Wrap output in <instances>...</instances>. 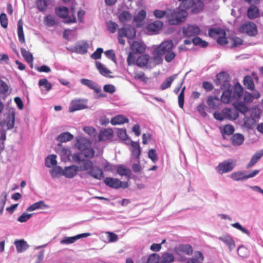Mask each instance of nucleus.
Here are the masks:
<instances>
[{"label": "nucleus", "mask_w": 263, "mask_h": 263, "mask_svg": "<svg viewBox=\"0 0 263 263\" xmlns=\"http://www.w3.org/2000/svg\"><path fill=\"white\" fill-rule=\"evenodd\" d=\"M225 74L224 72L217 74L216 83L220 86L221 89H225L221 95V100L223 103L228 104L232 102L234 99H238L242 96V88L239 83H237L235 85L234 91L232 92L231 86L229 82L226 79L223 80Z\"/></svg>", "instance_id": "nucleus-1"}, {"label": "nucleus", "mask_w": 263, "mask_h": 263, "mask_svg": "<svg viewBox=\"0 0 263 263\" xmlns=\"http://www.w3.org/2000/svg\"><path fill=\"white\" fill-rule=\"evenodd\" d=\"M174 45L172 40H167L162 42L158 46L153 52L154 61L158 63L162 61L161 56L165 55V60L167 62H171L175 58L176 54L173 51Z\"/></svg>", "instance_id": "nucleus-2"}, {"label": "nucleus", "mask_w": 263, "mask_h": 263, "mask_svg": "<svg viewBox=\"0 0 263 263\" xmlns=\"http://www.w3.org/2000/svg\"><path fill=\"white\" fill-rule=\"evenodd\" d=\"M81 171H87V174L92 178L97 179H102L104 176L102 170L97 165H94L92 161L84 160L80 166Z\"/></svg>", "instance_id": "nucleus-3"}, {"label": "nucleus", "mask_w": 263, "mask_h": 263, "mask_svg": "<svg viewBox=\"0 0 263 263\" xmlns=\"http://www.w3.org/2000/svg\"><path fill=\"white\" fill-rule=\"evenodd\" d=\"M190 8H185L184 7H179L174 9L173 11L166 15L168 22L171 25H178L183 22L187 15V10Z\"/></svg>", "instance_id": "nucleus-4"}, {"label": "nucleus", "mask_w": 263, "mask_h": 263, "mask_svg": "<svg viewBox=\"0 0 263 263\" xmlns=\"http://www.w3.org/2000/svg\"><path fill=\"white\" fill-rule=\"evenodd\" d=\"M259 172V170H255L250 172L238 171L231 173L230 178L234 181H242L256 176Z\"/></svg>", "instance_id": "nucleus-5"}, {"label": "nucleus", "mask_w": 263, "mask_h": 263, "mask_svg": "<svg viewBox=\"0 0 263 263\" xmlns=\"http://www.w3.org/2000/svg\"><path fill=\"white\" fill-rule=\"evenodd\" d=\"M236 160L229 159L218 164L215 167L216 171L219 174L222 175L231 172L236 165Z\"/></svg>", "instance_id": "nucleus-6"}, {"label": "nucleus", "mask_w": 263, "mask_h": 263, "mask_svg": "<svg viewBox=\"0 0 263 263\" xmlns=\"http://www.w3.org/2000/svg\"><path fill=\"white\" fill-rule=\"evenodd\" d=\"M55 12L57 15L64 18V22L67 24H71L76 22V18L74 14L69 16L68 9L65 7H60L55 8Z\"/></svg>", "instance_id": "nucleus-7"}, {"label": "nucleus", "mask_w": 263, "mask_h": 263, "mask_svg": "<svg viewBox=\"0 0 263 263\" xmlns=\"http://www.w3.org/2000/svg\"><path fill=\"white\" fill-rule=\"evenodd\" d=\"M209 34L211 37H217V42L219 45H226L228 42L226 36V32L222 29H210L209 30Z\"/></svg>", "instance_id": "nucleus-8"}, {"label": "nucleus", "mask_w": 263, "mask_h": 263, "mask_svg": "<svg viewBox=\"0 0 263 263\" xmlns=\"http://www.w3.org/2000/svg\"><path fill=\"white\" fill-rule=\"evenodd\" d=\"M89 45L87 41H81L77 42L73 46L70 47L68 49L72 52L84 54L87 52Z\"/></svg>", "instance_id": "nucleus-9"}, {"label": "nucleus", "mask_w": 263, "mask_h": 263, "mask_svg": "<svg viewBox=\"0 0 263 263\" xmlns=\"http://www.w3.org/2000/svg\"><path fill=\"white\" fill-rule=\"evenodd\" d=\"M241 33H245L250 36H255L257 33L256 25L251 22H246L242 24L239 29Z\"/></svg>", "instance_id": "nucleus-10"}, {"label": "nucleus", "mask_w": 263, "mask_h": 263, "mask_svg": "<svg viewBox=\"0 0 263 263\" xmlns=\"http://www.w3.org/2000/svg\"><path fill=\"white\" fill-rule=\"evenodd\" d=\"M87 101L85 100L77 99L72 100L70 104L69 111L71 112L87 108Z\"/></svg>", "instance_id": "nucleus-11"}, {"label": "nucleus", "mask_w": 263, "mask_h": 263, "mask_svg": "<svg viewBox=\"0 0 263 263\" xmlns=\"http://www.w3.org/2000/svg\"><path fill=\"white\" fill-rule=\"evenodd\" d=\"M91 234L89 233H85L72 237H64L61 241V244L69 245L75 242L77 240L80 238L86 237L90 236Z\"/></svg>", "instance_id": "nucleus-12"}, {"label": "nucleus", "mask_w": 263, "mask_h": 263, "mask_svg": "<svg viewBox=\"0 0 263 263\" xmlns=\"http://www.w3.org/2000/svg\"><path fill=\"white\" fill-rule=\"evenodd\" d=\"M200 28L196 25H189L183 29V33L186 37L195 36L199 33Z\"/></svg>", "instance_id": "nucleus-13"}, {"label": "nucleus", "mask_w": 263, "mask_h": 263, "mask_svg": "<svg viewBox=\"0 0 263 263\" xmlns=\"http://www.w3.org/2000/svg\"><path fill=\"white\" fill-rule=\"evenodd\" d=\"M79 171H80V168H79L77 166L72 165L64 168L63 175L67 178H72L77 175Z\"/></svg>", "instance_id": "nucleus-14"}, {"label": "nucleus", "mask_w": 263, "mask_h": 263, "mask_svg": "<svg viewBox=\"0 0 263 263\" xmlns=\"http://www.w3.org/2000/svg\"><path fill=\"white\" fill-rule=\"evenodd\" d=\"M131 49L136 53H143L146 49L144 43L140 41H134L130 45Z\"/></svg>", "instance_id": "nucleus-15"}, {"label": "nucleus", "mask_w": 263, "mask_h": 263, "mask_svg": "<svg viewBox=\"0 0 263 263\" xmlns=\"http://www.w3.org/2000/svg\"><path fill=\"white\" fill-rule=\"evenodd\" d=\"M218 239L225 243L230 251L235 247V243L233 238L229 235H225L218 237Z\"/></svg>", "instance_id": "nucleus-16"}, {"label": "nucleus", "mask_w": 263, "mask_h": 263, "mask_svg": "<svg viewBox=\"0 0 263 263\" xmlns=\"http://www.w3.org/2000/svg\"><path fill=\"white\" fill-rule=\"evenodd\" d=\"M80 82L82 84L93 90L97 93L100 92L101 90V86L90 80L82 79L80 80Z\"/></svg>", "instance_id": "nucleus-17"}, {"label": "nucleus", "mask_w": 263, "mask_h": 263, "mask_svg": "<svg viewBox=\"0 0 263 263\" xmlns=\"http://www.w3.org/2000/svg\"><path fill=\"white\" fill-rule=\"evenodd\" d=\"M146 16V11L144 10H141L134 16V22L135 23V26L137 27H141L143 25Z\"/></svg>", "instance_id": "nucleus-18"}, {"label": "nucleus", "mask_w": 263, "mask_h": 263, "mask_svg": "<svg viewBox=\"0 0 263 263\" xmlns=\"http://www.w3.org/2000/svg\"><path fill=\"white\" fill-rule=\"evenodd\" d=\"M113 132L111 129H104L100 131L98 139L100 141H105L112 137Z\"/></svg>", "instance_id": "nucleus-19"}, {"label": "nucleus", "mask_w": 263, "mask_h": 263, "mask_svg": "<svg viewBox=\"0 0 263 263\" xmlns=\"http://www.w3.org/2000/svg\"><path fill=\"white\" fill-rule=\"evenodd\" d=\"M104 183L111 188L119 189L120 187L121 181L118 178L106 177L104 180Z\"/></svg>", "instance_id": "nucleus-20"}, {"label": "nucleus", "mask_w": 263, "mask_h": 263, "mask_svg": "<svg viewBox=\"0 0 263 263\" xmlns=\"http://www.w3.org/2000/svg\"><path fill=\"white\" fill-rule=\"evenodd\" d=\"M206 103L210 108L213 109H219L221 105L220 100L214 96H209L207 99Z\"/></svg>", "instance_id": "nucleus-21"}, {"label": "nucleus", "mask_w": 263, "mask_h": 263, "mask_svg": "<svg viewBox=\"0 0 263 263\" xmlns=\"http://www.w3.org/2000/svg\"><path fill=\"white\" fill-rule=\"evenodd\" d=\"M73 138V135L69 132L61 133L57 138V140L60 142V143L58 144V146H61L62 143L69 141L71 140Z\"/></svg>", "instance_id": "nucleus-22"}, {"label": "nucleus", "mask_w": 263, "mask_h": 263, "mask_svg": "<svg viewBox=\"0 0 263 263\" xmlns=\"http://www.w3.org/2000/svg\"><path fill=\"white\" fill-rule=\"evenodd\" d=\"M163 23L160 21H156L148 25L147 29L153 33L158 32L162 27Z\"/></svg>", "instance_id": "nucleus-23"}, {"label": "nucleus", "mask_w": 263, "mask_h": 263, "mask_svg": "<svg viewBox=\"0 0 263 263\" xmlns=\"http://www.w3.org/2000/svg\"><path fill=\"white\" fill-rule=\"evenodd\" d=\"M245 140L244 136L242 134L239 133H236L232 135L231 138L232 144L234 146L241 145Z\"/></svg>", "instance_id": "nucleus-24"}, {"label": "nucleus", "mask_w": 263, "mask_h": 263, "mask_svg": "<svg viewBox=\"0 0 263 263\" xmlns=\"http://www.w3.org/2000/svg\"><path fill=\"white\" fill-rule=\"evenodd\" d=\"M14 244L16 247L18 253H22L26 251L29 248L27 242L24 239L15 240Z\"/></svg>", "instance_id": "nucleus-25"}, {"label": "nucleus", "mask_w": 263, "mask_h": 263, "mask_svg": "<svg viewBox=\"0 0 263 263\" xmlns=\"http://www.w3.org/2000/svg\"><path fill=\"white\" fill-rule=\"evenodd\" d=\"M255 122V119L252 116L250 117L245 116L243 118V124L242 125V127L248 129H251L253 128Z\"/></svg>", "instance_id": "nucleus-26"}, {"label": "nucleus", "mask_w": 263, "mask_h": 263, "mask_svg": "<svg viewBox=\"0 0 263 263\" xmlns=\"http://www.w3.org/2000/svg\"><path fill=\"white\" fill-rule=\"evenodd\" d=\"M204 260L203 254L200 251H195L192 258L187 260L186 263H202Z\"/></svg>", "instance_id": "nucleus-27"}, {"label": "nucleus", "mask_w": 263, "mask_h": 263, "mask_svg": "<svg viewBox=\"0 0 263 263\" xmlns=\"http://www.w3.org/2000/svg\"><path fill=\"white\" fill-rule=\"evenodd\" d=\"M89 145L90 142L86 138L80 137L77 140L76 146L80 150H85Z\"/></svg>", "instance_id": "nucleus-28"}, {"label": "nucleus", "mask_w": 263, "mask_h": 263, "mask_svg": "<svg viewBox=\"0 0 263 263\" xmlns=\"http://www.w3.org/2000/svg\"><path fill=\"white\" fill-rule=\"evenodd\" d=\"M57 152L60 155L63 161H67L70 160L71 151L69 148L62 147L57 150Z\"/></svg>", "instance_id": "nucleus-29"}, {"label": "nucleus", "mask_w": 263, "mask_h": 263, "mask_svg": "<svg viewBox=\"0 0 263 263\" xmlns=\"http://www.w3.org/2000/svg\"><path fill=\"white\" fill-rule=\"evenodd\" d=\"M128 119L123 115H118L112 118L110 120L112 125H120L128 122Z\"/></svg>", "instance_id": "nucleus-30"}, {"label": "nucleus", "mask_w": 263, "mask_h": 263, "mask_svg": "<svg viewBox=\"0 0 263 263\" xmlns=\"http://www.w3.org/2000/svg\"><path fill=\"white\" fill-rule=\"evenodd\" d=\"M263 156V150L256 153L251 158L249 163L247 165L246 168L249 169L254 165Z\"/></svg>", "instance_id": "nucleus-31"}, {"label": "nucleus", "mask_w": 263, "mask_h": 263, "mask_svg": "<svg viewBox=\"0 0 263 263\" xmlns=\"http://www.w3.org/2000/svg\"><path fill=\"white\" fill-rule=\"evenodd\" d=\"M192 247L190 245H180L176 249V251L179 252L183 253L187 255H190L193 253Z\"/></svg>", "instance_id": "nucleus-32"}, {"label": "nucleus", "mask_w": 263, "mask_h": 263, "mask_svg": "<svg viewBox=\"0 0 263 263\" xmlns=\"http://www.w3.org/2000/svg\"><path fill=\"white\" fill-rule=\"evenodd\" d=\"M117 173L121 176L129 178L132 174L131 170L123 165H119L117 168Z\"/></svg>", "instance_id": "nucleus-33"}, {"label": "nucleus", "mask_w": 263, "mask_h": 263, "mask_svg": "<svg viewBox=\"0 0 263 263\" xmlns=\"http://www.w3.org/2000/svg\"><path fill=\"white\" fill-rule=\"evenodd\" d=\"M51 0H36V4L40 12H45L48 6L50 4Z\"/></svg>", "instance_id": "nucleus-34"}, {"label": "nucleus", "mask_w": 263, "mask_h": 263, "mask_svg": "<svg viewBox=\"0 0 263 263\" xmlns=\"http://www.w3.org/2000/svg\"><path fill=\"white\" fill-rule=\"evenodd\" d=\"M191 11L193 13L197 14L200 12L203 8V4L200 0H197L196 2L192 1Z\"/></svg>", "instance_id": "nucleus-35"}, {"label": "nucleus", "mask_w": 263, "mask_h": 263, "mask_svg": "<svg viewBox=\"0 0 263 263\" xmlns=\"http://www.w3.org/2000/svg\"><path fill=\"white\" fill-rule=\"evenodd\" d=\"M7 130H10L13 128L15 122V114L11 112L7 115L6 118Z\"/></svg>", "instance_id": "nucleus-36"}, {"label": "nucleus", "mask_w": 263, "mask_h": 263, "mask_svg": "<svg viewBox=\"0 0 263 263\" xmlns=\"http://www.w3.org/2000/svg\"><path fill=\"white\" fill-rule=\"evenodd\" d=\"M45 24L48 27H53L58 24V20L55 16L49 14L44 19Z\"/></svg>", "instance_id": "nucleus-37"}, {"label": "nucleus", "mask_w": 263, "mask_h": 263, "mask_svg": "<svg viewBox=\"0 0 263 263\" xmlns=\"http://www.w3.org/2000/svg\"><path fill=\"white\" fill-rule=\"evenodd\" d=\"M259 10L256 6H251L248 8L247 15L249 18H256L259 16Z\"/></svg>", "instance_id": "nucleus-38"}, {"label": "nucleus", "mask_w": 263, "mask_h": 263, "mask_svg": "<svg viewBox=\"0 0 263 263\" xmlns=\"http://www.w3.org/2000/svg\"><path fill=\"white\" fill-rule=\"evenodd\" d=\"M149 58V55L146 54L140 56L136 61L137 65L140 67L145 66L148 62Z\"/></svg>", "instance_id": "nucleus-39"}, {"label": "nucleus", "mask_w": 263, "mask_h": 263, "mask_svg": "<svg viewBox=\"0 0 263 263\" xmlns=\"http://www.w3.org/2000/svg\"><path fill=\"white\" fill-rule=\"evenodd\" d=\"M39 85L41 87L42 91H49L52 87V85L46 79H42L39 80Z\"/></svg>", "instance_id": "nucleus-40"}, {"label": "nucleus", "mask_w": 263, "mask_h": 263, "mask_svg": "<svg viewBox=\"0 0 263 263\" xmlns=\"http://www.w3.org/2000/svg\"><path fill=\"white\" fill-rule=\"evenodd\" d=\"M177 74H175L165 79V80L161 84V89L162 90L166 89L169 88L174 80L176 78Z\"/></svg>", "instance_id": "nucleus-41"}, {"label": "nucleus", "mask_w": 263, "mask_h": 263, "mask_svg": "<svg viewBox=\"0 0 263 263\" xmlns=\"http://www.w3.org/2000/svg\"><path fill=\"white\" fill-rule=\"evenodd\" d=\"M57 156L55 155H50L45 159V164L46 167H51L52 166H55L57 164L56 160Z\"/></svg>", "instance_id": "nucleus-42"}, {"label": "nucleus", "mask_w": 263, "mask_h": 263, "mask_svg": "<svg viewBox=\"0 0 263 263\" xmlns=\"http://www.w3.org/2000/svg\"><path fill=\"white\" fill-rule=\"evenodd\" d=\"M21 52L23 57L29 63L32 65L33 58L32 54L28 50L24 48L21 49Z\"/></svg>", "instance_id": "nucleus-43"}, {"label": "nucleus", "mask_w": 263, "mask_h": 263, "mask_svg": "<svg viewBox=\"0 0 263 263\" xmlns=\"http://www.w3.org/2000/svg\"><path fill=\"white\" fill-rule=\"evenodd\" d=\"M17 34L18 40L21 43H25V40L23 29V23L21 20H20L17 23Z\"/></svg>", "instance_id": "nucleus-44"}, {"label": "nucleus", "mask_w": 263, "mask_h": 263, "mask_svg": "<svg viewBox=\"0 0 263 263\" xmlns=\"http://www.w3.org/2000/svg\"><path fill=\"white\" fill-rule=\"evenodd\" d=\"M47 206L45 204L44 202L43 201H40L37 202L33 203V204L29 206L27 209V211H33L41 208H47Z\"/></svg>", "instance_id": "nucleus-45"}, {"label": "nucleus", "mask_w": 263, "mask_h": 263, "mask_svg": "<svg viewBox=\"0 0 263 263\" xmlns=\"http://www.w3.org/2000/svg\"><path fill=\"white\" fill-rule=\"evenodd\" d=\"M120 21L125 24L132 19V15L128 11H123L119 16Z\"/></svg>", "instance_id": "nucleus-46"}, {"label": "nucleus", "mask_w": 263, "mask_h": 263, "mask_svg": "<svg viewBox=\"0 0 263 263\" xmlns=\"http://www.w3.org/2000/svg\"><path fill=\"white\" fill-rule=\"evenodd\" d=\"M243 84L247 88L250 90H253L254 87V84L252 78L249 76H246L243 78Z\"/></svg>", "instance_id": "nucleus-47"}, {"label": "nucleus", "mask_w": 263, "mask_h": 263, "mask_svg": "<svg viewBox=\"0 0 263 263\" xmlns=\"http://www.w3.org/2000/svg\"><path fill=\"white\" fill-rule=\"evenodd\" d=\"M233 105L236 110L245 114L248 110V108L242 102H234Z\"/></svg>", "instance_id": "nucleus-48"}, {"label": "nucleus", "mask_w": 263, "mask_h": 263, "mask_svg": "<svg viewBox=\"0 0 263 263\" xmlns=\"http://www.w3.org/2000/svg\"><path fill=\"white\" fill-rule=\"evenodd\" d=\"M63 170L60 166H55L50 171V173L52 178H55L60 175H63Z\"/></svg>", "instance_id": "nucleus-49"}, {"label": "nucleus", "mask_w": 263, "mask_h": 263, "mask_svg": "<svg viewBox=\"0 0 263 263\" xmlns=\"http://www.w3.org/2000/svg\"><path fill=\"white\" fill-rule=\"evenodd\" d=\"M96 65L99 72L104 76H106L111 72L109 70L105 67L100 62H96Z\"/></svg>", "instance_id": "nucleus-50"}, {"label": "nucleus", "mask_w": 263, "mask_h": 263, "mask_svg": "<svg viewBox=\"0 0 263 263\" xmlns=\"http://www.w3.org/2000/svg\"><path fill=\"white\" fill-rule=\"evenodd\" d=\"M174 260V256L172 253H164L162 255V263H172Z\"/></svg>", "instance_id": "nucleus-51"}, {"label": "nucleus", "mask_w": 263, "mask_h": 263, "mask_svg": "<svg viewBox=\"0 0 263 263\" xmlns=\"http://www.w3.org/2000/svg\"><path fill=\"white\" fill-rule=\"evenodd\" d=\"M234 132V127L233 125L227 124L226 125L223 129L221 130V134L224 135H226L228 136L231 135Z\"/></svg>", "instance_id": "nucleus-52"}, {"label": "nucleus", "mask_w": 263, "mask_h": 263, "mask_svg": "<svg viewBox=\"0 0 263 263\" xmlns=\"http://www.w3.org/2000/svg\"><path fill=\"white\" fill-rule=\"evenodd\" d=\"M7 199V194L6 192H3L1 196L0 201V215L3 214L4 208Z\"/></svg>", "instance_id": "nucleus-53"}, {"label": "nucleus", "mask_w": 263, "mask_h": 263, "mask_svg": "<svg viewBox=\"0 0 263 263\" xmlns=\"http://www.w3.org/2000/svg\"><path fill=\"white\" fill-rule=\"evenodd\" d=\"M231 226L239 230L242 233L246 234L248 236H250V232L247 229L243 227L239 222H235L232 223L231 224Z\"/></svg>", "instance_id": "nucleus-54"}, {"label": "nucleus", "mask_w": 263, "mask_h": 263, "mask_svg": "<svg viewBox=\"0 0 263 263\" xmlns=\"http://www.w3.org/2000/svg\"><path fill=\"white\" fill-rule=\"evenodd\" d=\"M107 29L111 33H115L118 27V24L111 21H108L106 23Z\"/></svg>", "instance_id": "nucleus-55"}, {"label": "nucleus", "mask_w": 263, "mask_h": 263, "mask_svg": "<svg viewBox=\"0 0 263 263\" xmlns=\"http://www.w3.org/2000/svg\"><path fill=\"white\" fill-rule=\"evenodd\" d=\"M9 86L8 84L3 80H0V93L6 94L9 90Z\"/></svg>", "instance_id": "nucleus-56"}, {"label": "nucleus", "mask_w": 263, "mask_h": 263, "mask_svg": "<svg viewBox=\"0 0 263 263\" xmlns=\"http://www.w3.org/2000/svg\"><path fill=\"white\" fill-rule=\"evenodd\" d=\"M126 34L127 39H133L136 36V30L133 27H128L126 29Z\"/></svg>", "instance_id": "nucleus-57"}, {"label": "nucleus", "mask_w": 263, "mask_h": 263, "mask_svg": "<svg viewBox=\"0 0 263 263\" xmlns=\"http://www.w3.org/2000/svg\"><path fill=\"white\" fill-rule=\"evenodd\" d=\"M146 263H160L159 255L156 253L151 254L147 258Z\"/></svg>", "instance_id": "nucleus-58"}, {"label": "nucleus", "mask_w": 263, "mask_h": 263, "mask_svg": "<svg viewBox=\"0 0 263 263\" xmlns=\"http://www.w3.org/2000/svg\"><path fill=\"white\" fill-rule=\"evenodd\" d=\"M6 130L3 129L2 131H0V140L3 141V142L0 143V154L4 149L5 144H4V141L6 140Z\"/></svg>", "instance_id": "nucleus-59"}, {"label": "nucleus", "mask_w": 263, "mask_h": 263, "mask_svg": "<svg viewBox=\"0 0 263 263\" xmlns=\"http://www.w3.org/2000/svg\"><path fill=\"white\" fill-rule=\"evenodd\" d=\"M106 234H107V239L109 242H116L118 239V236L115 233H114L111 232H106Z\"/></svg>", "instance_id": "nucleus-60"}, {"label": "nucleus", "mask_w": 263, "mask_h": 263, "mask_svg": "<svg viewBox=\"0 0 263 263\" xmlns=\"http://www.w3.org/2000/svg\"><path fill=\"white\" fill-rule=\"evenodd\" d=\"M33 214H28L23 213L17 219V221L20 222H26L32 216Z\"/></svg>", "instance_id": "nucleus-61"}, {"label": "nucleus", "mask_w": 263, "mask_h": 263, "mask_svg": "<svg viewBox=\"0 0 263 263\" xmlns=\"http://www.w3.org/2000/svg\"><path fill=\"white\" fill-rule=\"evenodd\" d=\"M148 156L153 162H156L158 160L157 154L156 151L154 149H151L149 151Z\"/></svg>", "instance_id": "nucleus-62"}, {"label": "nucleus", "mask_w": 263, "mask_h": 263, "mask_svg": "<svg viewBox=\"0 0 263 263\" xmlns=\"http://www.w3.org/2000/svg\"><path fill=\"white\" fill-rule=\"evenodd\" d=\"M103 52V50L101 48H98L91 55V58L94 60L99 59L101 57V54Z\"/></svg>", "instance_id": "nucleus-63"}, {"label": "nucleus", "mask_w": 263, "mask_h": 263, "mask_svg": "<svg viewBox=\"0 0 263 263\" xmlns=\"http://www.w3.org/2000/svg\"><path fill=\"white\" fill-rule=\"evenodd\" d=\"M0 22L3 27L6 28L8 26V19L5 13H2L0 15Z\"/></svg>", "instance_id": "nucleus-64"}]
</instances>
